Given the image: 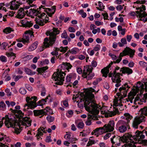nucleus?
<instances>
[{
	"label": "nucleus",
	"instance_id": "a19ab883",
	"mask_svg": "<svg viewBox=\"0 0 147 147\" xmlns=\"http://www.w3.org/2000/svg\"><path fill=\"white\" fill-rule=\"evenodd\" d=\"M15 1H11V5L10 6V8L12 10H15L16 9L18 8L19 7V5H18L16 4L15 5V7H13V3Z\"/></svg>",
	"mask_w": 147,
	"mask_h": 147
},
{
	"label": "nucleus",
	"instance_id": "37998d69",
	"mask_svg": "<svg viewBox=\"0 0 147 147\" xmlns=\"http://www.w3.org/2000/svg\"><path fill=\"white\" fill-rule=\"evenodd\" d=\"M139 143L140 144H143L145 146L147 145V140H138Z\"/></svg>",
	"mask_w": 147,
	"mask_h": 147
},
{
	"label": "nucleus",
	"instance_id": "1a4fd4ad",
	"mask_svg": "<svg viewBox=\"0 0 147 147\" xmlns=\"http://www.w3.org/2000/svg\"><path fill=\"white\" fill-rule=\"evenodd\" d=\"M49 18L44 13H41L39 19H36V23L41 26H43L48 22H49Z\"/></svg>",
	"mask_w": 147,
	"mask_h": 147
},
{
	"label": "nucleus",
	"instance_id": "20e7f679",
	"mask_svg": "<svg viewBox=\"0 0 147 147\" xmlns=\"http://www.w3.org/2000/svg\"><path fill=\"white\" fill-rule=\"evenodd\" d=\"M144 88V85L140 82H138L136 87L132 89L128 95V98L132 103L133 102V100L134 98L137 93L138 92L139 90H140L141 92H143Z\"/></svg>",
	"mask_w": 147,
	"mask_h": 147
},
{
	"label": "nucleus",
	"instance_id": "f8f14e48",
	"mask_svg": "<svg viewBox=\"0 0 147 147\" xmlns=\"http://www.w3.org/2000/svg\"><path fill=\"white\" fill-rule=\"evenodd\" d=\"M129 88L130 87H129L127 84H125L123 86H122L119 88V90L120 93H117V95L119 96H120L121 97L122 96H123L124 97H125L126 96L127 92ZM123 98V97H121V99Z\"/></svg>",
	"mask_w": 147,
	"mask_h": 147
},
{
	"label": "nucleus",
	"instance_id": "cd10ccee",
	"mask_svg": "<svg viewBox=\"0 0 147 147\" xmlns=\"http://www.w3.org/2000/svg\"><path fill=\"white\" fill-rule=\"evenodd\" d=\"M144 131H140L138 130L135 133L136 140V138L138 139V140H142L144 138L145 136L143 134Z\"/></svg>",
	"mask_w": 147,
	"mask_h": 147
},
{
	"label": "nucleus",
	"instance_id": "5701e85b",
	"mask_svg": "<svg viewBox=\"0 0 147 147\" xmlns=\"http://www.w3.org/2000/svg\"><path fill=\"white\" fill-rule=\"evenodd\" d=\"M121 137L117 136H114L111 138V141L113 144H115V145H119L120 144V141L121 140Z\"/></svg>",
	"mask_w": 147,
	"mask_h": 147
},
{
	"label": "nucleus",
	"instance_id": "79ce46f5",
	"mask_svg": "<svg viewBox=\"0 0 147 147\" xmlns=\"http://www.w3.org/2000/svg\"><path fill=\"white\" fill-rule=\"evenodd\" d=\"M79 13L81 15L82 17L83 18H85L86 16V14L85 12H84V10L82 9L78 11Z\"/></svg>",
	"mask_w": 147,
	"mask_h": 147
},
{
	"label": "nucleus",
	"instance_id": "9d476101",
	"mask_svg": "<svg viewBox=\"0 0 147 147\" xmlns=\"http://www.w3.org/2000/svg\"><path fill=\"white\" fill-rule=\"evenodd\" d=\"M120 76H122L123 74L119 72H116V71H114L113 74V76L112 77V80L113 82L116 83L115 86L117 87L120 86L121 85L120 82L121 81L120 80Z\"/></svg>",
	"mask_w": 147,
	"mask_h": 147
},
{
	"label": "nucleus",
	"instance_id": "69168bd1",
	"mask_svg": "<svg viewBox=\"0 0 147 147\" xmlns=\"http://www.w3.org/2000/svg\"><path fill=\"white\" fill-rule=\"evenodd\" d=\"M111 136V134L110 133H107L105 135L104 137V139L106 140L109 138Z\"/></svg>",
	"mask_w": 147,
	"mask_h": 147
},
{
	"label": "nucleus",
	"instance_id": "3c124183",
	"mask_svg": "<svg viewBox=\"0 0 147 147\" xmlns=\"http://www.w3.org/2000/svg\"><path fill=\"white\" fill-rule=\"evenodd\" d=\"M84 125V124L83 122H79L78 125L77 127L79 128L82 129Z\"/></svg>",
	"mask_w": 147,
	"mask_h": 147
},
{
	"label": "nucleus",
	"instance_id": "e433bc0d",
	"mask_svg": "<svg viewBox=\"0 0 147 147\" xmlns=\"http://www.w3.org/2000/svg\"><path fill=\"white\" fill-rule=\"evenodd\" d=\"M48 68V67L47 66L41 68H38L37 69V71L39 73L41 74L47 69Z\"/></svg>",
	"mask_w": 147,
	"mask_h": 147
},
{
	"label": "nucleus",
	"instance_id": "6e6552de",
	"mask_svg": "<svg viewBox=\"0 0 147 147\" xmlns=\"http://www.w3.org/2000/svg\"><path fill=\"white\" fill-rule=\"evenodd\" d=\"M135 52V50H133L127 47L125 48L122 52L120 53L118 59H117L115 63H119L122 59V57L126 55H129L130 57L132 58Z\"/></svg>",
	"mask_w": 147,
	"mask_h": 147
},
{
	"label": "nucleus",
	"instance_id": "338daca9",
	"mask_svg": "<svg viewBox=\"0 0 147 147\" xmlns=\"http://www.w3.org/2000/svg\"><path fill=\"white\" fill-rule=\"evenodd\" d=\"M6 55L8 57L15 56V54L12 52L7 53H6Z\"/></svg>",
	"mask_w": 147,
	"mask_h": 147
},
{
	"label": "nucleus",
	"instance_id": "bf43d9fd",
	"mask_svg": "<svg viewBox=\"0 0 147 147\" xmlns=\"http://www.w3.org/2000/svg\"><path fill=\"white\" fill-rule=\"evenodd\" d=\"M25 71L26 73L28 75H31L32 74L31 70L27 68H25Z\"/></svg>",
	"mask_w": 147,
	"mask_h": 147
},
{
	"label": "nucleus",
	"instance_id": "8fccbe9b",
	"mask_svg": "<svg viewBox=\"0 0 147 147\" xmlns=\"http://www.w3.org/2000/svg\"><path fill=\"white\" fill-rule=\"evenodd\" d=\"M19 91V92L22 94H25L26 93V89L23 88H21Z\"/></svg>",
	"mask_w": 147,
	"mask_h": 147
},
{
	"label": "nucleus",
	"instance_id": "603ef678",
	"mask_svg": "<svg viewBox=\"0 0 147 147\" xmlns=\"http://www.w3.org/2000/svg\"><path fill=\"white\" fill-rule=\"evenodd\" d=\"M68 49V47H61V51L63 53H65Z\"/></svg>",
	"mask_w": 147,
	"mask_h": 147
},
{
	"label": "nucleus",
	"instance_id": "7ed1b4c3",
	"mask_svg": "<svg viewBox=\"0 0 147 147\" xmlns=\"http://www.w3.org/2000/svg\"><path fill=\"white\" fill-rule=\"evenodd\" d=\"M52 31L48 32L50 36L49 39L47 38H45L43 42L44 46L46 47H49L51 46L56 40V35L59 33V31L57 28H53Z\"/></svg>",
	"mask_w": 147,
	"mask_h": 147
},
{
	"label": "nucleus",
	"instance_id": "a878e982",
	"mask_svg": "<svg viewBox=\"0 0 147 147\" xmlns=\"http://www.w3.org/2000/svg\"><path fill=\"white\" fill-rule=\"evenodd\" d=\"M33 8H31L29 9V13L30 15H34L35 16H37L39 18L40 16L41 12L38 11V10L35 9L34 7Z\"/></svg>",
	"mask_w": 147,
	"mask_h": 147
},
{
	"label": "nucleus",
	"instance_id": "423d86ee",
	"mask_svg": "<svg viewBox=\"0 0 147 147\" xmlns=\"http://www.w3.org/2000/svg\"><path fill=\"white\" fill-rule=\"evenodd\" d=\"M26 100L27 103L24 106V110H26L29 109H33L37 106L36 97L34 96L30 98V97L27 96L26 97Z\"/></svg>",
	"mask_w": 147,
	"mask_h": 147
},
{
	"label": "nucleus",
	"instance_id": "09e8293b",
	"mask_svg": "<svg viewBox=\"0 0 147 147\" xmlns=\"http://www.w3.org/2000/svg\"><path fill=\"white\" fill-rule=\"evenodd\" d=\"M139 63L140 66L142 67H145L147 66V63L142 61H140Z\"/></svg>",
	"mask_w": 147,
	"mask_h": 147
},
{
	"label": "nucleus",
	"instance_id": "ea45409f",
	"mask_svg": "<svg viewBox=\"0 0 147 147\" xmlns=\"http://www.w3.org/2000/svg\"><path fill=\"white\" fill-rule=\"evenodd\" d=\"M12 31L13 30L10 27H7L3 30V32L6 34H8L11 33Z\"/></svg>",
	"mask_w": 147,
	"mask_h": 147
},
{
	"label": "nucleus",
	"instance_id": "4c0bfd02",
	"mask_svg": "<svg viewBox=\"0 0 147 147\" xmlns=\"http://www.w3.org/2000/svg\"><path fill=\"white\" fill-rule=\"evenodd\" d=\"M140 112L141 113V114L147 116V107L141 109L140 111Z\"/></svg>",
	"mask_w": 147,
	"mask_h": 147
},
{
	"label": "nucleus",
	"instance_id": "680f3d73",
	"mask_svg": "<svg viewBox=\"0 0 147 147\" xmlns=\"http://www.w3.org/2000/svg\"><path fill=\"white\" fill-rule=\"evenodd\" d=\"M109 55L111 57V58L113 60H117V57L116 55H113L111 53H109Z\"/></svg>",
	"mask_w": 147,
	"mask_h": 147
},
{
	"label": "nucleus",
	"instance_id": "aec40b11",
	"mask_svg": "<svg viewBox=\"0 0 147 147\" xmlns=\"http://www.w3.org/2000/svg\"><path fill=\"white\" fill-rule=\"evenodd\" d=\"M10 110L13 114L17 118H18L20 121L24 116V114L22 113L21 110H13L10 109Z\"/></svg>",
	"mask_w": 147,
	"mask_h": 147
},
{
	"label": "nucleus",
	"instance_id": "4d7b16f0",
	"mask_svg": "<svg viewBox=\"0 0 147 147\" xmlns=\"http://www.w3.org/2000/svg\"><path fill=\"white\" fill-rule=\"evenodd\" d=\"M100 45L97 44L94 48L93 50L96 51H98L100 50Z\"/></svg>",
	"mask_w": 147,
	"mask_h": 147
},
{
	"label": "nucleus",
	"instance_id": "4468645a",
	"mask_svg": "<svg viewBox=\"0 0 147 147\" xmlns=\"http://www.w3.org/2000/svg\"><path fill=\"white\" fill-rule=\"evenodd\" d=\"M33 32L30 30L26 31L25 32L23 38L21 40L20 42H22L23 43H28L29 42V36H31L33 35Z\"/></svg>",
	"mask_w": 147,
	"mask_h": 147
},
{
	"label": "nucleus",
	"instance_id": "39448f33",
	"mask_svg": "<svg viewBox=\"0 0 147 147\" xmlns=\"http://www.w3.org/2000/svg\"><path fill=\"white\" fill-rule=\"evenodd\" d=\"M65 74L63 71L59 70L55 72L52 76L53 78L55 81H57L55 83L56 85H61L63 84L64 78Z\"/></svg>",
	"mask_w": 147,
	"mask_h": 147
},
{
	"label": "nucleus",
	"instance_id": "2eb2a0df",
	"mask_svg": "<svg viewBox=\"0 0 147 147\" xmlns=\"http://www.w3.org/2000/svg\"><path fill=\"white\" fill-rule=\"evenodd\" d=\"M145 118L143 116L135 118L132 123L133 127L135 128H137L139 124L141 122L145 121Z\"/></svg>",
	"mask_w": 147,
	"mask_h": 147
},
{
	"label": "nucleus",
	"instance_id": "58836bf2",
	"mask_svg": "<svg viewBox=\"0 0 147 147\" xmlns=\"http://www.w3.org/2000/svg\"><path fill=\"white\" fill-rule=\"evenodd\" d=\"M134 144L131 143H126V144L123 146V147H136Z\"/></svg>",
	"mask_w": 147,
	"mask_h": 147
},
{
	"label": "nucleus",
	"instance_id": "f3484780",
	"mask_svg": "<svg viewBox=\"0 0 147 147\" xmlns=\"http://www.w3.org/2000/svg\"><path fill=\"white\" fill-rule=\"evenodd\" d=\"M115 122L114 121H110L108 124H106L104 125L106 132H111L113 131L114 129Z\"/></svg>",
	"mask_w": 147,
	"mask_h": 147
},
{
	"label": "nucleus",
	"instance_id": "13d9d810",
	"mask_svg": "<svg viewBox=\"0 0 147 147\" xmlns=\"http://www.w3.org/2000/svg\"><path fill=\"white\" fill-rule=\"evenodd\" d=\"M5 91L7 93V96H11V92H10V90L8 88H6L5 90Z\"/></svg>",
	"mask_w": 147,
	"mask_h": 147
},
{
	"label": "nucleus",
	"instance_id": "f257e3e1",
	"mask_svg": "<svg viewBox=\"0 0 147 147\" xmlns=\"http://www.w3.org/2000/svg\"><path fill=\"white\" fill-rule=\"evenodd\" d=\"M84 107L87 111L90 113V114L88 115V119L85 122L87 125H90L91 124V121L92 119H98L97 115L99 113V110H102V112L104 111V113H105V116L106 117H110L114 116L119 112L118 109L116 108H115L113 111H106L105 110V107H101L97 104L93 102H91L87 100L85 102Z\"/></svg>",
	"mask_w": 147,
	"mask_h": 147
},
{
	"label": "nucleus",
	"instance_id": "f704fd0d",
	"mask_svg": "<svg viewBox=\"0 0 147 147\" xmlns=\"http://www.w3.org/2000/svg\"><path fill=\"white\" fill-rule=\"evenodd\" d=\"M121 42H119L118 43V45L120 47H123L124 45L127 44V42L126 39L125 38H122L121 40Z\"/></svg>",
	"mask_w": 147,
	"mask_h": 147
},
{
	"label": "nucleus",
	"instance_id": "49530a36",
	"mask_svg": "<svg viewBox=\"0 0 147 147\" xmlns=\"http://www.w3.org/2000/svg\"><path fill=\"white\" fill-rule=\"evenodd\" d=\"M47 119L49 122H53L54 120V118L51 116H48L47 117Z\"/></svg>",
	"mask_w": 147,
	"mask_h": 147
},
{
	"label": "nucleus",
	"instance_id": "393cba45",
	"mask_svg": "<svg viewBox=\"0 0 147 147\" xmlns=\"http://www.w3.org/2000/svg\"><path fill=\"white\" fill-rule=\"evenodd\" d=\"M56 7L55 6H53L51 7V8H46L44 11L46 12L49 16L51 17L55 11Z\"/></svg>",
	"mask_w": 147,
	"mask_h": 147
},
{
	"label": "nucleus",
	"instance_id": "6ab92c4d",
	"mask_svg": "<svg viewBox=\"0 0 147 147\" xmlns=\"http://www.w3.org/2000/svg\"><path fill=\"white\" fill-rule=\"evenodd\" d=\"M21 121L22 124L24 126H25V128L26 127H28L31 125L32 120L30 118L27 117H23L20 121Z\"/></svg>",
	"mask_w": 147,
	"mask_h": 147
},
{
	"label": "nucleus",
	"instance_id": "0e129e2a",
	"mask_svg": "<svg viewBox=\"0 0 147 147\" xmlns=\"http://www.w3.org/2000/svg\"><path fill=\"white\" fill-rule=\"evenodd\" d=\"M6 107V105L4 102H0V108L1 107L4 109H5Z\"/></svg>",
	"mask_w": 147,
	"mask_h": 147
},
{
	"label": "nucleus",
	"instance_id": "bb28decb",
	"mask_svg": "<svg viewBox=\"0 0 147 147\" xmlns=\"http://www.w3.org/2000/svg\"><path fill=\"white\" fill-rule=\"evenodd\" d=\"M120 71L123 74H131L133 72L132 69L128 67H123L120 69Z\"/></svg>",
	"mask_w": 147,
	"mask_h": 147
},
{
	"label": "nucleus",
	"instance_id": "c85d7f7f",
	"mask_svg": "<svg viewBox=\"0 0 147 147\" xmlns=\"http://www.w3.org/2000/svg\"><path fill=\"white\" fill-rule=\"evenodd\" d=\"M24 10L22 8L19 9L18 11V13L16 17L17 18L21 19L24 18L25 16Z\"/></svg>",
	"mask_w": 147,
	"mask_h": 147
},
{
	"label": "nucleus",
	"instance_id": "c03bdc74",
	"mask_svg": "<svg viewBox=\"0 0 147 147\" xmlns=\"http://www.w3.org/2000/svg\"><path fill=\"white\" fill-rule=\"evenodd\" d=\"M0 60L2 62H6L7 61V58L6 57L3 55H1L0 57Z\"/></svg>",
	"mask_w": 147,
	"mask_h": 147
},
{
	"label": "nucleus",
	"instance_id": "de8ad7c7",
	"mask_svg": "<svg viewBox=\"0 0 147 147\" xmlns=\"http://www.w3.org/2000/svg\"><path fill=\"white\" fill-rule=\"evenodd\" d=\"M68 35L66 30L63 31V33L61 34V37L63 38H67Z\"/></svg>",
	"mask_w": 147,
	"mask_h": 147
},
{
	"label": "nucleus",
	"instance_id": "c756f323",
	"mask_svg": "<svg viewBox=\"0 0 147 147\" xmlns=\"http://www.w3.org/2000/svg\"><path fill=\"white\" fill-rule=\"evenodd\" d=\"M45 110H43V109L39 110H34L33 111L34 115L35 116H39L40 115H42L40 117H41L43 116V115H45Z\"/></svg>",
	"mask_w": 147,
	"mask_h": 147
},
{
	"label": "nucleus",
	"instance_id": "c9c22d12",
	"mask_svg": "<svg viewBox=\"0 0 147 147\" xmlns=\"http://www.w3.org/2000/svg\"><path fill=\"white\" fill-rule=\"evenodd\" d=\"M80 50L77 48H74L71 50H69L68 51H69V52L71 53L72 54H76L78 52H79L80 51Z\"/></svg>",
	"mask_w": 147,
	"mask_h": 147
},
{
	"label": "nucleus",
	"instance_id": "0eeeda50",
	"mask_svg": "<svg viewBox=\"0 0 147 147\" xmlns=\"http://www.w3.org/2000/svg\"><path fill=\"white\" fill-rule=\"evenodd\" d=\"M93 69L91 66L86 65L84 67L82 76L87 80L92 79L95 75L94 73H92Z\"/></svg>",
	"mask_w": 147,
	"mask_h": 147
},
{
	"label": "nucleus",
	"instance_id": "5fc2aeb1",
	"mask_svg": "<svg viewBox=\"0 0 147 147\" xmlns=\"http://www.w3.org/2000/svg\"><path fill=\"white\" fill-rule=\"evenodd\" d=\"M47 102V101L46 100L45 98V99H42L41 100L39 101L38 102V105H42L43 104H45V102Z\"/></svg>",
	"mask_w": 147,
	"mask_h": 147
},
{
	"label": "nucleus",
	"instance_id": "9b49d317",
	"mask_svg": "<svg viewBox=\"0 0 147 147\" xmlns=\"http://www.w3.org/2000/svg\"><path fill=\"white\" fill-rule=\"evenodd\" d=\"M121 140L122 142L126 143H135L136 137L135 136H132L131 135L129 134H126L123 137H121Z\"/></svg>",
	"mask_w": 147,
	"mask_h": 147
},
{
	"label": "nucleus",
	"instance_id": "052dcab7",
	"mask_svg": "<svg viewBox=\"0 0 147 147\" xmlns=\"http://www.w3.org/2000/svg\"><path fill=\"white\" fill-rule=\"evenodd\" d=\"M136 9L137 10H139V11H140V10L141 9L143 11H144L146 10L145 6L143 5H142V7H140L137 8H136Z\"/></svg>",
	"mask_w": 147,
	"mask_h": 147
},
{
	"label": "nucleus",
	"instance_id": "dca6fc26",
	"mask_svg": "<svg viewBox=\"0 0 147 147\" xmlns=\"http://www.w3.org/2000/svg\"><path fill=\"white\" fill-rule=\"evenodd\" d=\"M137 17L138 18V20L139 21H142L143 22L147 21V18H145V17L147 16V13L145 11H143L141 9L140 11H137Z\"/></svg>",
	"mask_w": 147,
	"mask_h": 147
},
{
	"label": "nucleus",
	"instance_id": "412c9836",
	"mask_svg": "<svg viewBox=\"0 0 147 147\" xmlns=\"http://www.w3.org/2000/svg\"><path fill=\"white\" fill-rule=\"evenodd\" d=\"M105 133H106V131L103 126L102 127L97 128L92 132V134L98 137L99 135Z\"/></svg>",
	"mask_w": 147,
	"mask_h": 147
},
{
	"label": "nucleus",
	"instance_id": "f03ea898",
	"mask_svg": "<svg viewBox=\"0 0 147 147\" xmlns=\"http://www.w3.org/2000/svg\"><path fill=\"white\" fill-rule=\"evenodd\" d=\"M2 119L4 120L3 121L5 125L7 128L12 127L14 128L15 132L17 134L20 133L21 130L18 128L20 127V124L19 123L16 121V119L14 117L11 118V117L5 116L2 118Z\"/></svg>",
	"mask_w": 147,
	"mask_h": 147
},
{
	"label": "nucleus",
	"instance_id": "864d4df0",
	"mask_svg": "<svg viewBox=\"0 0 147 147\" xmlns=\"http://www.w3.org/2000/svg\"><path fill=\"white\" fill-rule=\"evenodd\" d=\"M94 144V141L92 140L89 139V141L87 144V146H92V144Z\"/></svg>",
	"mask_w": 147,
	"mask_h": 147
},
{
	"label": "nucleus",
	"instance_id": "774afa93",
	"mask_svg": "<svg viewBox=\"0 0 147 147\" xmlns=\"http://www.w3.org/2000/svg\"><path fill=\"white\" fill-rule=\"evenodd\" d=\"M45 141L48 142H49L52 141L50 136H48L47 137Z\"/></svg>",
	"mask_w": 147,
	"mask_h": 147
},
{
	"label": "nucleus",
	"instance_id": "a18cd8bd",
	"mask_svg": "<svg viewBox=\"0 0 147 147\" xmlns=\"http://www.w3.org/2000/svg\"><path fill=\"white\" fill-rule=\"evenodd\" d=\"M30 7H34V8H36V6L34 5L33 4H32V5L29 4V6H24L23 7V8L24 10H26L28 9H29Z\"/></svg>",
	"mask_w": 147,
	"mask_h": 147
},
{
	"label": "nucleus",
	"instance_id": "473e14b6",
	"mask_svg": "<svg viewBox=\"0 0 147 147\" xmlns=\"http://www.w3.org/2000/svg\"><path fill=\"white\" fill-rule=\"evenodd\" d=\"M101 72L102 74V76L106 78L107 77V74L109 72V68L107 67L102 69Z\"/></svg>",
	"mask_w": 147,
	"mask_h": 147
},
{
	"label": "nucleus",
	"instance_id": "ddd939ff",
	"mask_svg": "<svg viewBox=\"0 0 147 147\" xmlns=\"http://www.w3.org/2000/svg\"><path fill=\"white\" fill-rule=\"evenodd\" d=\"M90 92L86 93L84 96V98L85 100L84 102H85L87 100L89 101H90V102H93L95 104H96L95 101L93 100V98L94 97V95L92 93L94 91V90L91 88H90ZM84 104L85 103H84Z\"/></svg>",
	"mask_w": 147,
	"mask_h": 147
},
{
	"label": "nucleus",
	"instance_id": "2f4dec72",
	"mask_svg": "<svg viewBox=\"0 0 147 147\" xmlns=\"http://www.w3.org/2000/svg\"><path fill=\"white\" fill-rule=\"evenodd\" d=\"M124 117H123V118L125 119L127 121V122L126 123H127L128 124L129 122L130 121V120H131L132 118L133 117L131 116L128 113H126L124 115Z\"/></svg>",
	"mask_w": 147,
	"mask_h": 147
},
{
	"label": "nucleus",
	"instance_id": "7c9ffc66",
	"mask_svg": "<svg viewBox=\"0 0 147 147\" xmlns=\"http://www.w3.org/2000/svg\"><path fill=\"white\" fill-rule=\"evenodd\" d=\"M38 44V42L36 41L32 44L29 47L28 50L31 51L36 49L37 47Z\"/></svg>",
	"mask_w": 147,
	"mask_h": 147
},
{
	"label": "nucleus",
	"instance_id": "6e6d98bb",
	"mask_svg": "<svg viewBox=\"0 0 147 147\" xmlns=\"http://www.w3.org/2000/svg\"><path fill=\"white\" fill-rule=\"evenodd\" d=\"M70 78L71 80V79L73 78H75L76 77V74L74 73H70L67 75Z\"/></svg>",
	"mask_w": 147,
	"mask_h": 147
},
{
	"label": "nucleus",
	"instance_id": "a211bd4d",
	"mask_svg": "<svg viewBox=\"0 0 147 147\" xmlns=\"http://www.w3.org/2000/svg\"><path fill=\"white\" fill-rule=\"evenodd\" d=\"M121 125L118 128V130L120 133H123L125 132L127 130V127L128 126V124L123 120H120L118 122Z\"/></svg>",
	"mask_w": 147,
	"mask_h": 147
},
{
	"label": "nucleus",
	"instance_id": "4be33fe9",
	"mask_svg": "<svg viewBox=\"0 0 147 147\" xmlns=\"http://www.w3.org/2000/svg\"><path fill=\"white\" fill-rule=\"evenodd\" d=\"M20 22L22 24V26L24 27H30L33 25L31 21L26 18L22 20Z\"/></svg>",
	"mask_w": 147,
	"mask_h": 147
},
{
	"label": "nucleus",
	"instance_id": "72a5a7b5",
	"mask_svg": "<svg viewBox=\"0 0 147 147\" xmlns=\"http://www.w3.org/2000/svg\"><path fill=\"white\" fill-rule=\"evenodd\" d=\"M139 90L140 91L141 93L140 94H137L134 100V101H135L140 100L141 102L142 100L143 99V95L142 93L143 92H143H141V91L140 90H139Z\"/></svg>",
	"mask_w": 147,
	"mask_h": 147
},
{
	"label": "nucleus",
	"instance_id": "b1692460",
	"mask_svg": "<svg viewBox=\"0 0 147 147\" xmlns=\"http://www.w3.org/2000/svg\"><path fill=\"white\" fill-rule=\"evenodd\" d=\"M72 65L69 63H63L59 67H61V70L62 71V70H66L69 71V69H71L72 67Z\"/></svg>",
	"mask_w": 147,
	"mask_h": 147
},
{
	"label": "nucleus",
	"instance_id": "e2e57ef3",
	"mask_svg": "<svg viewBox=\"0 0 147 147\" xmlns=\"http://www.w3.org/2000/svg\"><path fill=\"white\" fill-rule=\"evenodd\" d=\"M147 99V93L143 95V99L142 100V102H145Z\"/></svg>",
	"mask_w": 147,
	"mask_h": 147
}]
</instances>
